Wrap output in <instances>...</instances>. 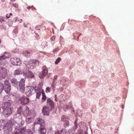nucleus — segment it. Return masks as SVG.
Here are the masks:
<instances>
[{"label": "nucleus", "instance_id": "nucleus-1", "mask_svg": "<svg viewBox=\"0 0 134 134\" xmlns=\"http://www.w3.org/2000/svg\"><path fill=\"white\" fill-rule=\"evenodd\" d=\"M45 123L44 121L40 118L37 119L34 123V127L36 125L40 126L38 128V131L40 134H46L47 132L46 127L45 126Z\"/></svg>", "mask_w": 134, "mask_h": 134}, {"label": "nucleus", "instance_id": "nucleus-2", "mask_svg": "<svg viewBox=\"0 0 134 134\" xmlns=\"http://www.w3.org/2000/svg\"><path fill=\"white\" fill-rule=\"evenodd\" d=\"M14 123L11 120L8 121L6 124L4 130L5 134H9L12 130Z\"/></svg>", "mask_w": 134, "mask_h": 134}, {"label": "nucleus", "instance_id": "nucleus-3", "mask_svg": "<svg viewBox=\"0 0 134 134\" xmlns=\"http://www.w3.org/2000/svg\"><path fill=\"white\" fill-rule=\"evenodd\" d=\"M22 72L23 75L26 78L31 79L35 77L34 74L27 69L22 70Z\"/></svg>", "mask_w": 134, "mask_h": 134}, {"label": "nucleus", "instance_id": "nucleus-4", "mask_svg": "<svg viewBox=\"0 0 134 134\" xmlns=\"http://www.w3.org/2000/svg\"><path fill=\"white\" fill-rule=\"evenodd\" d=\"M12 108L10 107H8L4 108L2 114L4 116L8 117L12 114Z\"/></svg>", "mask_w": 134, "mask_h": 134}, {"label": "nucleus", "instance_id": "nucleus-5", "mask_svg": "<svg viewBox=\"0 0 134 134\" xmlns=\"http://www.w3.org/2000/svg\"><path fill=\"white\" fill-rule=\"evenodd\" d=\"M25 80L24 79H21L20 81L19 82V85L18 89L21 92L24 93L25 92Z\"/></svg>", "mask_w": 134, "mask_h": 134}, {"label": "nucleus", "instance_id": "nucleus-6", "mask_svg": "<svg viewBox=\"0 0 134 134\" xmlns=\"http://www.w3.org/2000/svg\"><path fill=\"white\" fill-rule=\"evenodd\" d=\"M42 71L41 75H40L39 77L40 79L43 78L48 74V70L47 68L45 65L43 66L42 68Z\"/></svg>", "mask_w": 134, "mask_h": 134}, {"label": "nucleus", "instance_id": "nucleus-7", "mask_svg": "<svg viewBox=\"0 0 134 134\" xmlns=\"http://www.w3.org/2000/svg\"><path fill=\"white\" fill-rule=\"evenodd\" d=\"M11 62L12 64L14 65H19L21 63L20 59L16 57L11 58Z\"/></svg>", "mask_w": 134, "mask_h": 134}, {"label": "nucleus", "instance_id": "nucleus-8", "mask_svg": "<svg viewBox=\"0 0 134 134\" xmlns=\"http://www.w3.org/2000/svg\"><path fill=\"white\" fill-rule=\"evenodd\" d=\"M7 74V71L5 68L0 67V79L6 77Z\"/></svg>", "mask_w": 134, "mask_h": 134}, {"label": "nucleus", "instance_id": "nucleus-9", "mask_svg": "<svg viewBox=\"0 0 134 134\" xmlns=\"http://www.w3.org/2000/svg\"><path fill=\"white\" fill-rule=\"evenodd\" d=\"M4 87H5V91L6 93H8L10 92V83L8 80H5L4 82Z\"/></svg>", "mask_w": 134, "mask_h": 134}, {"label": "nucleus", "instance_id": "nucleus-10", "mask_svg": "<svg viewBox=\"0 0 134 134\" xmlns=\"http://www.w3.org/2000/svg\"><path fill=\"white\" fill-rule=\"evenodd\" d=\"M52 109L51 108H49L48 106H44L43 107L42 109V113L43 115H48L49 114L50 111Z\"/></svg>", "mask_w": 134, "mask_h": 134}, {"label": "nucleus", "instance_id": "nucleus-11", "mask_svg": "<svg viewBox=\"0 0 134 134\" xmlns=\"http://www.w3.org/2000/svg\"><path fill=\"white\" fill-rule=\"evenodd\" d=\"M19 99L21 101V103L22 105H25L29 102V99L28 98L24 96L20 97Z\"/></svg>", "mask_w": 134, "mask_h": 134}, {"label": "nucleus", "instance_id": "nucleus-12", "mask_svg": "<svg viewBox=\"0 0 134 134\" xmlns=\"http://www.w3.org/2000/svg\"><path fill=\"white\" fill-rule=\"evenodd\" d=\"M47 102L48 104L51 107V108L53 109L54 108V102L50 98H48L47 99Z\"/></svg>", "mask_w": 134, "mask_h": 134}, {"label": "nucleus", "instance_id": "nucleus-13", "mask_svg": "<svg viewBox=\"0 0 134 134\" xmlns=\"http://www.w3.org/2000/svg\"><path fill=\"white\" fill-rule=\"evenodd\" d=\"M26 66L29 68L33 69L34 67V64L32 61H30L28 63L25 65Z\"/></svg>", "mask_w": 134, "mask_h": 134}, {"label": "nucleus", "instance_id": "nucleus-14", "mask_svg": "<svg viewBox=\"0 0 134 134\" xmlns=\"http://www.w3.org/2000/svg\"><path fill=\"white\" fill-rule=\"evenodd\" d=\"M55 134H68L67 130L65 129H62L60 132L59 130L56 131Z\"/></svg>", "mask_w": 134, "mask_h": 134}, {"label": "nucleus", "instance_id": "nucleus-15", "mask_svg": "<svg viewBox=\"0 0 134 134\" xmlns=\"http://www.w3.org/2000/svg\"><path fill=\"white\" fill-rule=\"evenodd\" d=\"M6 55V54H4L0 57V63L1 64H3V60H4L5 59L7 58Z\"/></svg>", "mask_w": 134, "mask_h": 134}, {"label": "nucleus", "instance_id": "nucleus-16", "mask_svg": "<svg viewBox=\"0 0 134 134\" xmlns=\"http://www.w3.org/2000/svg\"><path fill=\"white\" fill-rule=\"evenodd\" d=\"M22 73V71H21V70L19 69L16 70L14 71V75L15 76L17 75H19L20 74H21Z\"/></svg>", "mask_w": 134, "mask_h": 134}, {"label": "nucleus", "instance_id": "nucleus-17", "mask_svg": "<svg viewBox=\"0 0 134 134\" xmlns=\"http://www.w3.org/2000/svg\"><path fill=\"white\" fill-rule=\"evenodd\" d=\"M26 130V129L25 127H23L19 131L18 134H23L25 133V131Z\"/></svg>", "mask_w": 134, "mask_h": 134}, {"label": "nucleus", "instance_id": "nucleus-18", "mask_svg": "<svg viewBox=\"0 0 134 134\" xmlns=\"http://www.w3.org/2000/svg\"><path fill=\"white\" fill-rule=\"evenodd\" d=\"M11 81L12 84L14 86H16L18 83V81L15 79L13 78L12 79Z\"/></svg>", "mask_w": 134, "mask_h": 134}, {"label": "nucleus", "instance_id": "nucleus-19", "mask_svg": "<svg viewBox=\"0 0 134 134\" xmlns=\"http://www.w3.org/2000/svg\"><path fill=\"white\" fill-rule=\"evenodd\" d=\"M31 51H24L23 53V54L26 56H29L30 55V54L31 52Z\"/></svg>", "mask_w": 134, "mask_h": 134}, {"label": "nucleus", "instance_id": "nucleus-20", "mask_svg": "<svg viewBox=\"0 0 134 134\" xmlns=\"http://www.w3.org/2000/svg\"><path fill=\"white\" fill-rule=\"evenodd\" d=\"M69 122L68 120L65 121V122H64V123L63 124L64 127L66 128V127L69 126Z\"/></svg>", "mask_w": 134, "mask_h": 134}, {"label": "nucleus", "instance_id": "nucleus-21", "mask_svg": "<svg viewBox=\"0 0 134 134\" xmlns=\"http://www.w3.org/2000/svg\"><path fill=\"white\" fill-rule=\"evenodd\" d=\"M22 107L20 106L19 107V108L18 109V110L17 111V114H18L19 115H21V111L22 110Z\"/></svg>", "mask_w": 134, "mask_h": 134}, {"label": "nucleus", "instance_id": "nucleus-22", "mask_svg": "<svg viewBox=\"0 0 134 134\" xmlns=\"http://www.w3.org/2000/svg\"><path fill=\"white\" fill-rule=\"evenodd\" d=\"M42 100H43L44 101L46 99V97L45 94L44 92L43 91H42Z\"/></svg>", "mask_w": 134, "mask_h": 134}, {"label": "nucleus", "instance_id": "nucleus-23", "mask_svg": "<svg viewBox=\"0 0 134 134\" xmlns=\"http://www.w3.org/2000/svg\"><path fill=\"white\" fill-rule=\"evenodd\" d=\"M11 105V104L8 102H5L4 106V107H6L5 108H7L9 107Z\"/></svg>", "mask_w": 134, "mask_h": 134}, {"label": "nucleus", "instance_id": "nucleus-24", "mask_svg": "<svg viewBox=\"0 0 134 134\" xmlns=\"http://www.w3.org/2000/svg\"><path fill=\"white\" fill-rule=\"evenodd\" d=\"M4 86L3 84L1 83H0V92H2L4 89Z\"/></svg>", "mask_w": 134, "mask_h": 134}, {"label": "nucleus", "instance_id": "nucleus-25", "mask_svg": "<svg viewBox=\"0 0 134 134\" xmlns=\"http://www.w3.org/2000/svg\"><path fill=\"white\" fill-rule=\"evenodd\" d=\"M41 92L40 91L37 92H36V98L39 99L40 98V96L41 95Z\"/></svg>", "mask_w": 134, "mask_h": 134}, {"label": "nucleus", "instance_id": "nucleus-26", "mask_svg": "<svg viewBox=\"0 0 134 134\" xmlns=\"http://www.w3.org/2000/svg\"><path fill=\"white\" fill-rule=\"evenodd\" d=\"M25 134H33L30 129H28L26 130L25 131Z\"/></svg>", "mask_w": 134, "mask_h": 134}, {"label": "nucleus", "instance_id": "nucleus-27", "mask_svg": "<svg viewBox=\"0 0 134 134\" xmlns=\"http://www.w3.org/2000/svg\"><path fill=\"white\" fill-rule=\"evenodd\" d=\"M61 60V58L60 57H58L56 60L55 62V64H58L60 61Z\"/></svg>", "mask_w": 134, "mask_h": 134}, {"label": "nucleus", "instance_id": "nucleus-28", "mask_svg": "<svg viewBox=\"0 0 134 134\" xmlns=\"http://www.w3.org/2000/svg\"><path fill=\"white\" fill-rule=\"evenodd\" d=\"M61 120L64 122H65V121H66L68 120H67V118L65 116H63L62 117Z\"/></svg>", "mask_w": 134, "mask_h": 134}, {"label": "nucleus", "instance_id": "nucleus-29", "mask_svg": "<svg viewBox=\"0 0 134 134\" xmlns=\"http://www.w3.org/2000/svg\"><path fill=\"white\" fill-rule=\"evenodd\" d=\"M51 87L52 89L54 90V89L56 87V85L55 83H54V82H53L51 84Z\"/></svg>", "mask_w": 134, "mask_h": 134}, {"label": "nucleus", "instance_id": "nucleus-30", "mask_svg": "<svg viewBox=\"0 0 134 134\" xmlns=\"http://www.w3.org/2000/svg\"><path fill=\"white\" fill-rule=\"evenodd\" d=\"M12 5L16 8H18V4L16 3H12Z\"/></svg>", "mask_w": 134, "mask_h": 134}, {"label": "nucleus", "instance_id": "nucleus-31", "mask_svg": "<svg viewBox=\"0 0 134 134\" xmlns=\"http://www.w3.org/2000/svg\"><path fill=\"white\" fill-rule=\"evenodd\" d=\"M71 107V106H69L68 105H65L64 106V108H65L66 110L69 109Z\"/></svg>", "mask_w": 134, "mask_h": 134}, {"label": "nucleus", "instance_id": "nucleus-32", "mask_svg": "<svg viewBox=\"0 0 134 134\" xmlns=\"http://www.w3.org/2000/svg\"><path fill=\"white\" fill-rule=\"evenodd\" d=\"M55 36H53L51 38V40L52 41H54L55 40Z\"/></svg>", "mask_w": 134, "mask_h": 134}, {"label": "nucleus", "instance_id": "nucleus-33", "mask_svg": "<svg viewBox=\"0 0 134 134\" xmlns=\"http://www.w3.org/2000/svg\"><path fill=\"white\" fill-rule=\"evenodd\" d=\"M35 90V91H37V92L40 91V88H39L38 87H35L34 88Z\"/></svg>", "mask_w": 134, "mask_h": 134}, {"label": "nucleus", "instance_id": "nucleus-34", "mask_svg": "<svg viewBox=\"0 0 134 134\" xmlns=\"http://www.w3.org/2000/svg\"><path fill=\"white\" fill-rule=\"evenodd\" d=\"M20 129V128L18 126H16L15 128V130L17 131L18 130H19Z\"/></svg>", "mask_w": 134, "mask_h": 134}, {"label": "nucleus", "instance_id": "nucleus-35", "mask_svg": "<svg viewBox=\"0 0 134 134\" xmlns=\"http://www.w3.org/2000/svg\"><path fill=\"white\" fill-rule=\"evenodd\" d=\"M76 120L75 122V127L76 129H77V122H76Z\"/></svg>", "mask_w": 134, "mask_h": 134}, {"label": "nucleus", "instance_id": "nucleus-36", "mask_svg": "<svg viewBox=\"0 0 134 134\" xmlns=\"http://www.w3.org/2000/svg\"><path fill=\"white\" fill-rule=\"evenodd\" d=\"M4 20V19L2 17H0V22L1 23Z\"/></svg>", "mask_w": 134, "mask_h": 134}, {"label": "nucleus", "instance_id": "nucleus-37", "mask_svg": "<svg viewBox=\"0 0 134 134\" xmlns=\"http://www.w3.org/2000/svg\"><path fill=\"white\" fill-rule=\"evenodd\" d=\"M59 50V48H57L53 50V52H57V51H58Z\"/></svg>", "mask_w": 134, "mask_h": 134}, {"label": "nucleus", "instance_id": "nucleus-38", "mask_svg": "<svg viewBox=\"0 0 134 134\" xmlns=\"http://www.w3.org/2000/svg\"><path fill=\"white\" fill-rule=\"evenodd\" d=\"M26 93L27 94H31V92L30 90H28V91L27 92H26Z\"/></svg>", "mask_w": 134, "mask_h": 134}, {"label": "nucleus", "instance_id": "nucleus-39", "mask_svg": "<svg viewBox=\"0 0 134 134\" xmlns=\"http://www.w3.org/2000/svg\"><path fill=\"white\" fill-rule=\"evenodd\" d=\"M50 89V88L49 87H48L46 88V90L47 91H48L49 92H50V91H49Z\"/></svg>", "mask_w": 134, "mask_h": 134}, {"label": "nucleus", "instance_id": "nucleus-40", "mask_svg": "<svg viewBox=\"0 0 134 134\" xmlns=\"http://www.w3.org/2000/svg\"><path fill=\"white\" fill-rule=\"evenodd\" d=\"M31 8L32 9V10H36V9L33 6L31 7Z\"/></svg>", "mask_w": 134, "mask_h": 134}, {"label": "nucleus", "instance_id": "nucleus-41", "mask_svg": "<svg viewBox=\"0 0 134 134\" xmlns=\"http://www.w3.org/2000/svg\"><path fill=\"white\" fill-rule=\"evenodd\" d=\"M27 9H28V10H29L31 8V7H27Z\"/></svg>", "mask_w": 134, "mask_h": 134}, {"label": "nucleus", "instance_id": "nucleus-42", "mask_svg": "<svg viewBox=\"0 0 134 134\" xmlns=\"http://www.w3.org/2000/svg\"><path fill=\"white\" fill-rule=\"evenodd\" d=\"M22 21H23V20H22V19H21L20 20L19 23H21L22 22Z\"/></svg>", "mask_w": 134, "mask_h": 134}, {"label": "nucleus", "instance_id": "nucleus-43", "mask_svg": "<svg viewBox=\"0 0 134 134\" xmlns=\"http://www.w3.org/2000/svg\"><path fill=\"white\" fill-rule=\"evenodd\" d=\"M38 26H36V27H35V28L36 29V30H38Z\"/></svg>", "mask_w": 134, "mask_h": 134}, {"label": "nucleus", "instance_id": "nucleus-44", "mask_svg": "<svg viewBox=\"0 0 134 134\" xmlns=\"http://www.w3.org/2000/svg\"><path fill=\"white\" fill-rule=\"evenodd\" d=\"M6 17L7 18H9L10 17V16H8V15H6Z\"/></svg>", "mask_w": 134, "mask_h": 134}, {"label": "nucleus", "instance_id": "nucleus-45", "mask_svg": "<svg viewBox=\"0 0 134 134\" xmlns=\"http://www.w3.org/2000/svg\"><path fill=\"white\" fill-rule=\"evenodd\" d=\"M14 134H18V132L17 131L15 132Z\"/></svg>", "mask_w": 134, "mask_h": 134}, {"label": "nucleus", "instance_id": "nucleus-46", "mask_svg": "<svg viewBox=\"0 0 134 134\" xmlns=\"http://www.w3.org/2000/svg\"><path fill=\"white\" fill-rule=\"evenodd\" d=\"M1 1L2 2H4L5 1V0H1Z\"/></svg>", "mask_w": 134, "mask_h": 134}, {"label": "nucleus", "instance_id": "nucleus-47", "mask_svg": "<svg viewBox=\"0 0 134 134\" xmlns=\"http://www.w3.org/2000/svg\"><path fill=\"white\" fill-rule=\"evenodd\" d=\"M36 62H38V63L39 64V62L38 60H36Z\"/></svg>", "mask_w": 134, "mask_h": 134}, {"label": "nucleus", "instance_id": "nucleus-48", "mask_svg": "<svg viewBox=\"0 0 134 134\" xmlns=\"http://www.w3.org/2000/svg\"><path fill=\"white\" fill-rule=\"evenodd\" d=\"M11 1H12V2H14V1L15 0H10Z\"/></svg>", "mask_w": 134, "mask_h": 134}, {"label": "nucleus", "instance_id": "nucleus-49", "mask_svg": "<svg viewBox=\"0 0 134 134\" xmlns=\"http://www.w3.org/2000/svg\"><path fill=\"white\" fill-rule=\"evenodd\" d=\"M77 40L78 41L79 40V37H77Z\"/></svg>", "mask_w": 134, "mask_h": 134}, {"label": "nucleus", "instance_id": "nucleus-50", "mask_svg": "<svg viewBox=\"0 0 134 134\" xmlns=\"http://www.w3.org/2000/svg\"><path fill=\"white\" fill-rule=\"evenodd\" d=\"M1 39L0 38V44H1Z\"/></svg>", "mask_w": 134, "mask_h": 134}, {"label": "nucleus", "instance_id": "nucleus-51", "mask_svg": "<svg viewBox=\"0 0 134 134\" xmlns=\"http://www.w3.org/2000/svg\"><path fill=\"white\" fill-rule=\"evenodd\" d=\"M81 34H80L79 35V36H78V37H79L80 36V35H81Z\"/></svg>", "mask_w": 134, "mask_h": 134}, {"label": "nucleus", "instance_id": "nucleus-52", "mask_svg": "<svg viewBox=\"0 0 134 134\" xmlns=\"http://www.w3.org/2000/svg\"><path fill=\"white\" fill-rule=\"evenodd\" d=\"M10 15H12V14L11 13H10Z\"/></svg>", "mask_w": 134, "mask_h": 134}, {"label": "nucleus", "instance_id": "nucleus-53", "mask_svg": "<svg viewBox=\"0 0 134 134\" xmlns=\"http://www.w3.org/2000/svg\"><path fill=\"white\" fill-rule=\"evenodd\" d=\"M24 26L25 27H26V26L25 25H24Z\"/></svg>", "mask_w": 134, "mask_h": 134}, {"label": "nucleus", "instance_id": "nucleus-54", "mask_svg": "<svg viewBox=\"0 0 134 134\" xmlns=\"http://www.w3.org/2000/svg\"><path fill=\"white\" fill-rule=\"evenodd\" d=\"M39 38V36H38L37 37V39Z\"/></svg>", "mask_w": 134, "mask_h": 134}, {"label": "nucleus", "instance_id": "nucleus-55", "mask_svg": "<svg viewBox=\"0 0 134 134\" xmlns=\"http://www.w3.org/2000/svg\"><path fill=\"white\" fill-rule=\"evenodd\" d=\"M85 134H87V132H85Z\"/></svg>", "mask_w": 134, "mask_h": 134}, {"label": "nucleus", "instance_id": "nucleus-56", "mask_svg": "<svg viewBox=\"0 0 134 134\" xmlns=\"http://www.w3.org/2000/svg\"><path fill=\"white\" fill-rule=\"evenodd\" d=\"M22 121L21 122V124H22Z\"/></svg>", "mask_w": 134, "mask_h": 134}, {"label": "nucleus", "instance_id": "nucleus-57", "mask_svg": "<svg viewBox=\"0 0 134 134\" xmlns=\"http://www.w3.org/2000/svg\"><path fill=\"white\" fill-rule=\"evenodd\" d=\"M55 100H56L57 101V99H55Z\"/></svg>", "mask_w": 134, "mask_h": 134}, {"label": "nucleus", "instance_id": "nucleus-58", "mask_svg": "<svg viewBox=\"0 0 134 134\" xmlns=\"http://www.w3.org/2000/svg\"><path fill=\"white\" fill-rule=\"evenodd\" d=\"M55 100H56L57 101V99H55Z\"/></svg>", "mask_w": 134, "mask_h": 134}, {"label": "nucleus", "instance_id": "nucleus-59", "mask_svg": "<svg viewBox=\"0 0 134 134\" xmlns=\"http://www.w3.org/2000/svg\"><path fill=\"white\" fill-rule=\"evenodd\" d=\"M55 100H56L57 101V99H55Z\"/></svg>", "mask_w": 134, "mask_h": 134}]
</instances>
